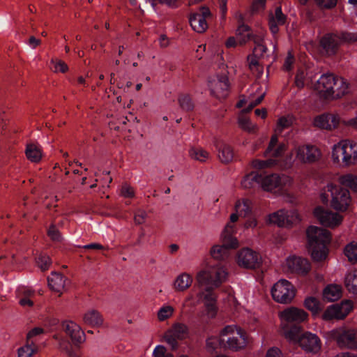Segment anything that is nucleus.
Instances as JSON below:
<instances>
[{
  "label": "nucleus",
  "mask_w": 357,
  "mask_h": 357,
  "mask_svg": "<svg viewBox=\"0 0 357 357\" xmlns=\"http://www.w3.org/2000/svg\"><path fill=\"white\" fill-rule=\"evenodd\" d=\"M343 121L337 112H326L314 118L313 125L320 129L332 131L338 128Z\"/></svg>",
  "instance_id": "nucleus-15"
},
{
  "label": "nucleus",
  "mask_w": 357,
  "mask_h": 357,
  "mask_svg": "<svg viewBox=\"0 0 357 357\" xmlns=\"http://www.w3.org/2000/svg\"><path fill=\"white\" fill-rule=\"evenodd\" d=\"M264 36V34L263 32H261L259 34H255V36H253V41L255 44V47L253 50V54H255V56L261 57L267 56V48L262 44Z\"/></svg>",
  "instance_id": "nucleus-38"
},
{
  "label": "nucleus",
  "mask_w": 357,
  "mask_h": 357,
  "mask_svg": "<svg viewBox=\"0 0 357 357\" xmlns=\"http://www.w3.org/2000/svg\"><path fill=\"white\" fill-rule=\"evenodd\" d=\"M38 350V346L33 342L26 343L24 346L18 349L17 357H32V356L37 353Z\"/></svg>",
  "instance_id": "nucleus-42"
},
{
  "label": "nucleus",
  "mask_w": 357,
  "mask_h": 357,
  "mask_svg": "<svg viewBox=\"0 0 357 357\" xmlns=\"http://www.w3.org/2000/svg\"><path fill=\"white\" fill-rule=\"evenodd\" d=\"M236 232V228L234 223L229 221L227 223L221 233L220 239L222 243L229 250L236 249L239 246V241L234 236Z\"/></svg>",
  "instance_id": "nucleus-25"
},
{
  "label": "nucleus",
  "mask_w": 357,
  "mask_h": 357,
  "mask_svg": "<svg viewBox=\"0 0 357 357\" xmlns=\"http://www.w3.org/2000/svg\"><path fill=\"white\" fill-rule=\"evenodd\" d=\"M296 294L294 285L287 280L282 279L271 288L273 300L279 303L287 304L292 301Z\"/></svg>",
  "instance_id": "nucleus-9"
},
{
  "label": "nucleus",
  "mask_w": 357,
  "mask_h": 357,
  "mask_svg": "<svg viewBox=\"0 0 357 357\" xmlns=\"http://www.w3.org/2000/svg\"><path fill=\"white\" fill-rule=\"evenodd\" d=\"M278 165V160L275 159H268L266 160H254L252 161L251 165L253 168L262 169L275 167Z\"/></svg>",
  "instance_id": "nucleus-48"
},
{
  "label": "nucleus",
  "mask_w": 357,
  "mask_h": 357,
  "mask_svg": "<svg viewBox=\"0 0 357 357\" xmlns=\"http://www.w3.org/2000/svg\"><path fill=\"white\" fill-rule=\"evenodd\" d=\"M305 76L306 72L303 68L298 69L295 77V84L298 88H303L304 86Z\"/></svg>",
  "instance_id": "nucleus-55"
},
{
  "label": "nucleus",
  "mask_w": 357,
  "mask_h": 357,
  "mask_svg": "<svg viewBox=\"0 0 357 357\" xmlns=\"http://www.w3.org/2000/svg\"><path fill=\"white\" fill-rule=\"evenodd\" d=\"M261 174L257 172H251L246 174L241 182V185L243 189H252L257 185L260 186Z\"/></svg>",
  "instance_id": "nucleus-36"
},
{
  "label": "nucleus",
  "mask_w": 357,
  "mask_h": 357,
  "mask_svg": "<svg viewBox=\"0 0 357 357\" xmlns=\"http://www.w3.org/2000/svg\"><path fill=\"white\" fill-rule=\"evenodd\" d=\"M265 94V91L258 84H255L252 88V91L250 93L249 101L248 102L245 99L240 100L236 104V107H242L248 103V107L242 110V112L247 113L262 101Z\"/></svg>",
  "instance_id": "nucleus-23"
},
{
  "label": "nucleus",
  "mask_w": 357,
  "mask_h": 357,
  "mask_svg": "<svg viewBox=\"0 0 357 357\" xmlns=\"http://www.w3.org/2000/svg\"><path fill=\"white\" fill-rule=\"evenodd\" d=\"M47 234L53 241H59L61 240V236L54 225L50 226L47 231Z\"/></svg>",
  "instance_id": "nucleus-60"
},
{
  "label": "nucleus",
  "mask_w": 357,
  "mask_h": 357,
  "mask_svg": "<svg viewBox=\"0 0 357 357\" xmlns=\"http://www.w3.org/2000/svg\"><path fill=\"white\" fill-rule=\"evenodd\" d=\"M224 347L232 351H239L245 349L249 344L246 331L236 325L224 327L220 333Z\"/></svg>",
  "instance_id": "nucleus-6"
},
{
  "label": "nucleus",
  "mask_w": 357,
  "mask_h": 357,
  "mask_svg": "<svg viewBox=\"0 0 357 357\" xmlns=\"http://www.w3.org/2000/svg\"><path fill=\"white\" fill-rule=\"evenodd\" d=\"M210 16L211 12L206 7H202L199 13L192 14L189 22L192 29L197 33L204 32L208 28L206 19Z\"/></svg>",
  "instance_id": "nucleus-22"
},
{
  "label": "nucleus",
  "mask_w": 357,
  "mask_h": 357,
  "mask_svg": "<svg viewBox=\"0 0 357 357\" xmlns=\"http://www.w3.org/2000/svg\"><path fill=\"white\" fill-rule=\"evenodd\" d=\"M294 63V58L293 55L288 52V54L284 60L283 68L285 70L289 71L291 70L292 68V65Z\"/></svg>",
  "instance_id": "nucleus-64"
},
{
  "label": "nucleus",
  "mask_w": 357,
  "mask_h": 357,
  "mask_svg": "<svg viewBox=\"0 0 357 357\" xmlns=\"http://www.w3.org/2000/svg\"><path fill=\"white\" fill-rule=\"evenodd\" d=\"M222 342V337H211L206 340V349L210 352H213Z\"/></svg>",
  "instance_id": "nucleus-54"
},
{
  "label": "nucleus",
  "mask_w": 357,
  "mask_h": 357,
  "mask_svg": "<svg viewBox=\"0 0 357 357\" xmlns=\"http://www.w3.org/2000/svg\"><path fill=\"white\" fill-rule=\"evenodd\" d=\"M332 87L330 100L340 98L349 91V83L341 77L334 75Z\"/></svg>",
  "instance_id": "nucleus-27"
},
{
  "label": "nucleus",
  "mask_w": 357,
  "mask_h": 357,
  "mask_svg": "<svg viewBox=\"0 0 357 357\" xmlns=\"http://www.w3.org/2000/svg\"><path fill=\"white\" fill-rule=\"evenodd\" d=\"M218 157L223 162H229L233 159V151L231 147L226 144H221L218 146Z\"/></svg>",
  "instance_id": "nucleus-45"
},
{
  "label": "nucleus",
  "mask_w": 357,
  "mask_h": 357,
  "mask_svg": "<svg viewBox=\"0 0 357 357\" xmlns=\"http://www.w3.org/2000/svg\"><path fill=\"white\" fill-rule=\"evenodd\" d=\"M321 8L330 9L336 6L337 0H314Z\"/></svg>",
  "instance_id": "nucleus-59"
},
{
  "label": "nucleus",
  "mask_w": 357,
  "mask_h": 357,
  "mask_svg": "<svg viewBox=\"0 0 357 357\" xmlns=\"http://www.w3.org/2000/svg\"><path fill=\"white\" fill-rule=\"evenodd\" d=\"M331 158L333 163L349 167L357 163V143L351 140H342L332 148Z\"/></svg>",
  "instance_id": "nucleus-5"
},
{
  "label": "nucleus",
  "mask_w": 357,
  "mask_h": 357,
  "mask_svg": "<svg viewBox=\"0 0 357 357\" xmlns=\"http://www.w3.org/2000/svg\"><path fill=\"white\" fill-rule=\"evenodd\" d=\"M280 324L290 325V324H299L305 321L307 314L303 310L294 307H287L278 314Z\"/></svg>",
  "instance_id": "nucleus-19"
},
{
  "label": "nucleus",
  "mask_w": 357,
  "mask_h": 357,
  "mask_svg": "<svg viewBox=\"0 0 357 357\" xmlns=\"http://www.w3.org/2000/svg\"><path fill=\"white\" fill-rule=\"evenodd\" d=\"M52 65L50 68L54 73H66L68 70L67 64L60 59H52L50 61Z\"/></svg>",
  "instance_id": "nucleus-53"
},
{
  "label": "nucleus",
  "mask_w": 357,
  "mask_h": 357,
  "mask_svg": "<svg viewBox=\"0 0 357 357\" xmlns=\"http://www.w3.org/2000/svg\"><path fill=\"white\" fill-rule=\"evenodd\" d=\"M174 308L169 305H164L158 311L157 317L160 321H164L172 317Z\"/></svg>",
  "instance_id": "nucleus-47"
},
{
  "label": "nucleus",
  "mask_w": 357,
  "mask_h": 357,
  "mask_svg": "<svg viewBox=\"0 0 357 357\" xmlns=\"http://www.w3.org/2000/svg\"><path fill=\"white\" fill-rule=\"evenodd\" d=\"M268 221L270 224L283 227L298 222L300 217L295 210L286 211L281 209L269 214Z\"/></svg>",
  "instance_id": "nucleus-14"
},
{
  "label": "nucleus",
  "mask_w": 357,
  "mask_h": 357,
  "mask_svg": "<svg viewBox=\"0 0 357 357\" xmlns=\"http://www.w3.org/2000/svg\"><path fill=\"white\" fill-rule=\"evenodd\" d=\"M234 212L229 216V221L235 223L239 217H246L252 213V203L246 198L238 199L234 206Z\"/></svg>",
  "instance_id": "nucleus-24"
},
{
  "label": "nucleus",
  "mask_w": 357,
  "mask_h": 357,
  "mask_svg": "<svg viewBox=\"0 0 357 357\" xmlns=\"http://www.w3.org/2000/svg\"><path fill=\"white\" fill-rule=\"evenodd\" d=\"M227 275L228 273L226 268L220 264L207 266L197 273V284L193 287L192 291H197L200 289H211L210 287H205V285L218 287L227 280Z\"/></svg>",
  "instance_id": "nucleus-4"
},
{
  "label": "nucleus",
  "mask_w": 357,
  "mask_h": 357,
  "mask_svg": "<svg viewBox=\"0 0 357 357\" xmlns=\"http://www.w3.org/2000/svg\"><path fill=\"white\" fill-rule=\"evenodd\" d=\"M201 302H204V308L199 312V317L204 319L215 318L218 313L216 296L209 289H200L197 291H192L185 298L182 307H195Z\"/></svg>",
  "instance_id": "nucleus-1"
},
{
  "label": "nucleus",
  "mask_w": 357,
  "mask_h": 357,
  "mask_svg": "<svg viewBox=\"0 0 357 357\" xmlns=\"http://www.w3.org/2000/svg\"><path fill=\"white\" fill-rule=\"evenodd\" d=\"M188 336V328L183 323H174L164 333L163 340L172 350L178 348V340L187 338Z\"/></svg>",
  "instance_id": "nucleus-11"
},
{
  "label": "nucleus",
  "mask_w": 357,
  "mask_h": 357,
  "mask_svg": "<svg viewBox=\"0 0 357 357\" xmlns=\"http://www.w3.org/2000/svg\"><path fill=\"white\" fill-rule=\"evenodd\" d=\"M354 303L351 300H344L340 303L328 306L322 314L324 320L343 319L353 310Z\"/></svg>",
  "instance_id": "nucleus-13"
},
{
  "label": "nucleus",
  "mask_w": 357,
  "mask_h": 357,
  "mask_svg": "<svg viewBox=\"0 0 357 357\" xmlns=\"http://www.w3.org/2000/svg\"><path fill=\"white\" fill-rule=\"evenodd\" d=\"M331 335L340 345L350 347L357 346V333L354 330L335 329L331 332Z\"/></svg>",
  "instance_id": "nucleus-21"
},
{
  "label": "nucleus",
  "mask_w": 357,
  "mask_h": 357,
  "mask_svg": "<svg viewBox=\"0 0 357 357\" xmlns=\"http://www.w3.org/2000/svg\"><path fill=\"white\" fill-rule=\"evenodd\" d=\"M333 79L334 75L325 74L317 80L314 88L320 98L330 100Z\"/></svg>",
  "instance_id": "nucleus-26"
},
{
  "label": "nucleus",
  "mask_w": 357,
  "mask_h": 357,
  "mask_svg": "<svg viewBox=\"0 0 357 357\" xmlns=\"http://www.w3.org/2000/svg\"><path fill=\"white\" fill-rule=\"evenodd\" d=\"M325 190L331 193V206L333 208L339 211H344L347 209L351 202L348 190L330 183L326 186Z\"/></svg>",
  "instance_id": "nucleus-8"
},
{
  "label": "nucleus",
  "mask_w": 357,
  "mask_h": 357,
  "mask_svg": "<svg viewBox=\"0 0 357 357\" xmlns=\"http://www.w3.org/2000/svg\"><path fill=\"white\" fill-rule=\"evenodd\" d=\"M25 153L26 158L32 162H38L42 158L41 148L36 144H27Z\"/></svg>",
  "instance_id": "nucleus-37"
},
{
  "label": "nucleus",
  "mask_w": 357,
  "mask_h": 357,
  "mask_svg": "<svg viewBox=\"0 0 357 357\" xmlns=\"http://www.w3.org/2000/svg\"><path fill=\"white\" fill-rule=\"evenodd\" d=\"M293 184L294 178L286 174H261L260 187L266 192H282Z\"/></svg>",
  "instance_id": "nucleus-7"
},
{
  "label": "nucleus",
  "mask_w": 357,
  "mask_h": 357,
  "mask_svg": "<svg viewBox=\"0 0 357 357\" xmlns=\"http://www.w3.org/2000/svg\"><path fill=\"white\" fill-rule=\"evenodd\" d=\"M83 322L91 327H100L103 324V318L96 310H89L82 317Z\"/></svg>",
  "instance_id": "nucleus-32"
},
{
  "label": "nucleus",
  "mask_w": 357,
  "mask_h": 357,
  "mask_svg": "<svg viewBox=\"0 0 357 357\" xmlns=\"http://www.w3.org/2000/svg\"><path fill=\"white\" fill-rule=\"evenodd\" d=\"M193 282L192 276L185 272L178 274L173 282V288L176 291L184 292L188 290Z\"/></svg>",
  "instance_id": "nucleus-29"
},
{
  "label": "nucleus",
  "mask_w": 357,
  "mask_h": 357,
  "mask_svg": "<svg viewBox=\"0 0 357 357\" xmlns=\"http://www.w3.org/2000/svg\"><path fill=\"white\" fill-rule=\"evenodd\" d=\"M65 277L57 273H52L48 278V285L50 288L58 293H61L65 287Z\"/></svg>",
  "instance_id": "nucleus-34"
},
{
  "label": "nucleus",
  "mask_w": 357,
  "mask_h": 357,
  "mask_svg": "<svg viewBox=\"0 0 357 357\" xmlns=\"http://www.w3.org/2000/svg\"><path fill=\"white\" fill-rule=\"evenodd\" d=\"M286 148L287 146L285 144L280 143L278 144L269 153L274 157H279L284 153V151L286 150Z\"/></svg>",
  "instance_id": "nucleus-63"
},
{
  "label": "nucleus",
  "mask_w": 357,
  "mask_h": 357,
  "mask_svg": "<svg viewBox=\"0 0 357 357\" xmlns=\"http://www.w3.org/2000/svg\"><path fill=\"white\" fill-rule=\"evenodd\" d=\"M298 343L302 349L307 353L316 354L320 351L321 347L320 338L316 334L310 332H305L300 335Z\"/></svg>",
  "instance_id": "nucleus-20"
},
{
  "label": "nucleus",
  "mask_w": 357,
  "mask_h": 357,
  "mask_svg": "<svg viewBox=\"0 0 357 357\" xmlns=\"http://www.w3.org/2000/svg\"><path fill=\"white\" fill-rule=\"evenodd\" d=\"M190 156L200 162H204L208 158V153L201 148H192L189 151Z\"/></svg>",
  "instance_id": "nucleus-49"
},
{
  "label": "nucleus",
  "mask_w": 357,
  "mask_h": 357,
  "mask_svg": "<svg viewBox=\"0 0 357 357\" xmlns=\"http://www.w3.org/2000/svg\"><path fill=\"white\" fill-rule=\"evenodd\" d=\"M134 190L130 185L125 184L121 189V195L126 198H130L134 196Z\"/></svg>",
  "instance_id": "nucleus-62"
},
{
  "label": "nucleus",
  "mask_w": 357,
  "mask_h": 357,
  "mask_svg": "<svg viewBox=\"0 0 357 357\" xmlns=\"http://www.w3.org/2000/svg\"><path fill=\"white\" fill-rule=\"evenodd\" d=\"M320 43L325 53L331 54L338 45L337 38L336 36L327 35L322 38Z\"/></svg>",
  "instance_id": "nucleus-35"
},
{
  "label": "nucleus",
  "mask_w": 357,
  "mask_h": 357,
  "mask_svg": "<svg viewBox=\"0 0 357 357\" xmlns=\"http://www.w3.org/2000/svg\"><path fill=\"white\" fill-rule=\"evenodd\" d=\"M344 284L349 292L357 294V269L352 270L346 274Z\"/></svg>",
  "instance_id": "nucleus-39"
},
{
  "label": "nucleus",
  "mask_w": 357,
  "mask_h": 357,
  "mask_svg": "<svg viewBox=\"0 0 357 357\" xmlns=\"http://www.w3.org/2000/svg\"><path fill=\"white\" fill-rule=\"evenodd\" d=\"M254 36L255 35H251L248 26L242 24L236 31L237 43L240 45L245 44L250 39L253 40Z\"/></svg>",
  "instance_id": "nucleus-41"
},
{
  "label": "nucleus",
  "mask_w": 357,
  "mask_h": 357,
  "mask_svg": "<svg viewBox=\"0 0 357 357\" xmlns=\"http://www.w3.org/2000/svg\"><path fill=\"white\" fill-rule=\"evenodd\" d=\"M236 261L240 267L255 269L260 266L262 258L256 251L249 248H244L237 252Z\"/></svg>",
  "instance_id": "nucleus-12"
},
{
  "label": "nucleus",
  "mask_w": 357,
  "mask_h": 357,
  "mask_svg": "<svg viewBox=\"0 0 357 357\" xmlns=\"http://www.w3.org/2000/svg\"><path fill=\"white\" fill-rule=\"evenodd\" d=\"M179 103L183 109L190 110L192 108L191 99L188 96H183L179 98Z\"/></svg>",
  "instance_id": "nucleus-61"
},
{
  "label": "nucleus",
  "mask_w": 357,
  "mask_h": 357,
  "mask_svg": "<svg viewBox=\"0 0 357 357\" xmlns=\"http://www.w3.org/2000/svg\"><path fill=\"white\" fill-rule=\"evenodd\" d=\"M301 327L296 325H288L280 324V333L284 336L290 342H298L299 338V333L301 332Z\"/></svg>",
  "instance_id": "nucleus-31"
},
{
  "label": "nucleus",
  "mask_w": 357,
  "mask_h": 357,
  "mask_svg": "<svg viewBox=\"0 0 357 357\" xmlns=\"http://www.w3.org/2000/svg\"><path fill=\"white\" fill-rule=\"evenodd\" d=\"M211 94L218 99H223L229 94V80L226 75H216L208 80Z\"/></svg>",
  "instance_id": "nucleus-16"
},
{
  "label": "nucleus",
  "mask_w": 357,
  "mask_h": 357,
  "mask_svg": "<svg viewBox=\"0 0 357 357\" xmlns=\"http://www.w3.org/2000/svg\"><path fill=\"white\" fill-rule=\"evenodd\" d=\"M342 288L340 284H328L322 291L324 300L328 302L336 301L342 297Z\"/></svg>",
  "instance_id": "nucleus-30"
},
{
  "label": "nucleus",
  "mask_w": 357,
  "mask_h": 357,
  "mask_svg": "<svg viewBox=\"0 0 357 357\" xmlns=\"http://www.w3.org/2000/svg\"><path fill=\"white\" fill-rule=\"evenodd\" d=\"M319 149L313 145H296L284 158L280 167L288 169L293 167L296 162L301 164H311L321 158Z\"/></svg>",
  "instance_id": "nucleus-3"
},
{
  "label": "nucleus",
  "mask_w": 357,
  "mask_h": 357,
  "mask_svg": "<svg viewBox=\"0 0 357 357\" xmlns=\"http://www.w3.org/2000/svg\"><path fill=\"white\" fill-rule=\"evenodd\" d=\"M257 56H255V54L248 56L249 68L252 71L256 70L259 73H262V69L259 68V61L257 58Z\"/></svg>",
  "instance_id": "nucleus-57"
},
{
  "label": "nucleus",
  "mask_w": 357,
  "mask_h": 357,
  "mask_svg": "<svg viewBox=\"0 0 357 357\" xmlns=\"http://www.w3.org/2000/svg\"><path fill=\"white\" fill-rule=\"evenodd\" d=\"M339 183L354 191H357V176L351 174L342 175L338 178Z\"/></svg>",
  "instance_id": "nucleus-44"
},
{
  "label": "nucleus",
  "mask_w": 357,
  "mask_h": 357,
  "mask_svg": "<svg viewBox=\"0 0 357 357\" xmlns=\"http://www.w3.org/2000/svg\"><path fill=\"white\" fill-rule=\"evenodd\" d=\"M305 306L313 313H317L321 310L319 301L314 297H308L305 300Z\"/></svg>",
  "instance_id": "nucleus-51"
},
{
  "label": "nucleus",
  "mask_w": 357,
  "mask_h": 357,
  "mask_svg": "<svg viewBox=\"0 0 357 357\" xmlns=\"http://www.w3.org/2000/svg\"><path fill=\"white\" fill-rule=\"evenodd\" d=\"M307 238L312 259L316 261L324 260L328 255L326 245L331 241L330 232L321 227L310 226L307 229Z\"/></svg>",
  "instance_id": "nucleus-2"
},
{
  "label": "nucleus",
  "mask_w": 357,
  "mask_h": 357,
  "mask_svg": "<svg viewBox=\"0 0 357 357\" xmlns=\"http://www.w3.org/2000/svg\"><path fill=\"white\" fill-rule=\"evenodd\" d=\"M238 123L241 129L247 132H252L257 129V126L245 116H239Z\"/></svg>",
  "instance_id": "nucleus-50"
},
{
  "label": "nucleus",
  "mask_w": 357,
  "mask_h": 357,
  "mask_svg": "<svg viewBox=\"0 0 357 357\" xmlns=\"http://www.w3.org/2000/svg\"><path fill=\"white\" fill-rule=\"evenodd\" d=\"M34 296L35 291L31 289L20 287L17 289V298L18 299V303L23 307H33L34 305Z\"/></svg>",
  "instance_id": "nucleus-28"
},
{
  "label": "nucleus",
  "mask_w": 357,
  "mask_h": 357,
  "mask_svg": "<svg viewBox=\"0 0 357 357\" xmlns=\"http://www.w3.org/2000/svg\"><path fill=\"white\" fill-rule=\"evenodd\" d=\"M152 357H174V354L169 351L167 347L162 344H158L152 352Z\"/></svg>",
  "instance_id": "nucleus-52"
},
{
  "label": "nucleus",
  "mask_w": 357,
  "mask_h": 357,
  "mask_svg": "<svg viewBox=\"0 0 357 357\" xmlns=\"http://www.w3.org/2000/svg\"><path fill=\"white\" fill-rule=\"evenodd\" d=\"M344 252L351 263L357 262V242L353 241L347 245Z\"/></svg>",
  "instance_id": "nucleus-46"
},
{
  "label": "nucleus",
  "mask_w": 357,
  "mask_h": 357,
  "mask_svg": "<svg viewBox=\"0 0 357 357\" xmlns=\"http://www.w3.org/2000/svg\"><path fill=\"white\" fill-rule=\"evenodd\" d=\"M294 117L291 115L282 116L278 118L276 126L274 128L275 133H282V132L290 128L294 122Z\"/></svg>",
  "instance_id": "nucleus-40"
},
{
  "label": "nucleus",
  "mask_w": 357,
  "mask_h": 357,
  "mask_svg": "<svg viewBox=\"0 0 357 357\" xmlns=\"http://www.w3.org/2000/svg\"><path fill=\"white\" fill-rule=\"evenodd\" d=\"M314 215L322 225L331 228L339 226L343 219L340 214L324 209L321 206L314 209Z\"/></svg>",
  "instance_id": "nucleus-18"
},
{
  "label": "nucleus",
  "mask_w": 357,
  "mask_h": 357,
  "mask_svg": "<svg viewBox=\"0 0 357 357\" xmlns=\"http://www.w3.org/2000/svg\"><path fill=\"white\" fill-rule=\"evenodd\" d=\"M211 256L217 260H222L229 256V249L223 244L215 245L210 250Z\"/></svg>",
  "instance_id": "nucleus-43"
},
{
  "label": "nucleus",
  "mask_w": 357,
  "mask_h": 357,
  "mask_svg": "<svg viewBox=\"0 0 357 357\" xmlns=\"http://www.w3.org/2000/svg\"><path fill=\"white\" fill-rule=\"evenodd\" d=\"M285 16L280 8H277L274 14L270 15L269 26L272 33L275 34L278 31V26L284 24Z\"/></svg>",
  "instance_id": "nucleus-33"
},
{
  "label": "nucleus",
  "mask_w": 357,
  "mask_h": 357,
  "mask_svg": "<svg viewBox=\"0 0 357 357\" xmlns=\"http://www.w3.org/2000/svg\"><path fill=\"white\" fill-rule=\"evenodd\" d=\"M282 268L287 272L305 276L311 271V264L305 258L291 255L282 263Z\"/></svg>",
  "instance_id": "nucleus-10"
},
{
  "label": "nucleus",
  "mask_w": 357,
  "mask_h": 357,
  "mask_svg": "<svg viewBox=\"0 0 357 357\" xmlns=\"http://www.w3.org/2000/svg\"><path fill=\"white\" fill-rule=\"evenodd\" d=\"M36 262H37L38 267L42 271L47 270L52 264L50 258L48 256H45V255L40 256L37 259Z\"/></svg>",
  "instance_id": "nucleus-56"
},
{
  "label": "nucleus",
  "mask_w": 357,
  "mask_h": 357,
  "mask_svg": "<svg viewBox=\"0 0 357 357\" xmlns=\"http://www.w3.org/2000/svg\"><path fill=\"white\" fill-rule=\"evenodd\" d=\"M44 333L43 328L40 327H36L30 330L26 335V341L31 342L35 341V337L40 335Z\"/></svg>",
  "instance_id": "nucleus-58"
},
{
  "label": "nucleus",
  "mask_w": 357,
  "mask_h": 357,
  "mask_svg": "<svg viewBox=\"0 0 357 357\" xmlns=\"http://www.w3.org/2000/svg\"><path fill=\"white\" fill-rule=\"evenodd\" d=\"M61 328L75 346H79L86 341V335L84 331L74 321L65 320L62 321Z\"/></svg>",
  "instance_id": "nucleus-17"
}]
</instances>
